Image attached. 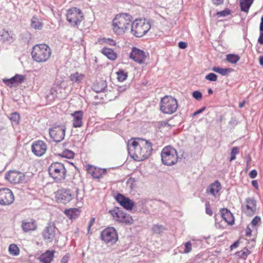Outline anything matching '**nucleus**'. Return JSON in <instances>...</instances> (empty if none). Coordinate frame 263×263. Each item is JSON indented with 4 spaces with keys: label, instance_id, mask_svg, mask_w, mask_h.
Segmentation results:
<instances>
[{
    "label": "nucleus",
    "instance_id": "nucleus-9",
    "mask_svg": "<svg viewBox=\"0 0 263 263\" xmlns=\"http://www.w3.org/2000/svg\"><path fill=\"white\" fill-rule=\"evenodd\" d=\"M75 197V194L69 189H61L56 193V199L58 203L66 204Z\"/></svg>",
    "mask_w": 263,
    "mask_h": 263
},
{
    "label": "nucleus",
    "instance_id": "nucleus-20",
    "mask_svg": "<svg viewBox=\"0 0 263 263\" xmlns=\"http://www.w3.org/2000/svg\"><path fill=\"white\" fill-rule=\"evenodd\" d=\"M73 117L72 124L75 128L80 127L82 126V119L83 117V112L81 110L75 111L71 114Z\"/></svg>",
    "mask_w": 263,
    "mask_h": 263
},
{
    "label": "nucleus",
    "instance_id": "nucleus-13",
    "mask_svg": "<svg viewBox=\"0 0 263 263\" xmlns=\"http://www.w3.org/2000/svg\"><path fill=\"white\" fill-rule=\"evenodd\" d=\"M257 202L254 197H248L246 199L245 204L242 206V211L248 216H252L256 212Z\"/></svg>",
    "mask_w": 263,
    "mask_h": 263
},
{
    "label": "nucleus",
    "instance_id": "nucleus-53",
    "mask_svg": "<svg viewBox=\"0 0 263 263\" xmlns=\"http://www.w3.org/2000/svg\"><path fill=\"white\" fill-rule=\"evenodd\" d=\"M257 175V172L255 170H252L249 173V176L251 178H255Z\"/></svg>",
    "mask_w": 263,
    "mask_h": 263
},
{
    "label": "nucleus",
    "instance_id": "nucleus-2",
    "mask_svg": "<svg viewBox=\"0 0 263 263\" xmlns=\"http://www.w3.org/2000/svg\"><path fill=\"white\" fill-rule=\"evenodd\" d=\"M132 20V16L127 13L116 14L111 22L113 32L118 35L125 34L129 30Z\"/></svg>",
    "mask_w": 263,
    "mask_h": 263
},
{
    "label": "nucleus",
    "instance_id": "nucleus-22",
    "mask_svg": "<svg viewBox=\"0 0 263 263\" xmlns=\"http://www.w3.org/2000/svg\"><path fill=\"white\" fill-rule=\"evenodd\" d=\"M15 34L11 30L3 29L0 31V40L4 42L12 43L14 40Z\"/></svg>",
    "mask_w": 263,
    "mask_h": 263
},
{
    "label": "nucleus",
    "instance_id": "nucleus-59",
    "mask_svg": "<svg viewBox=\"0 0 263 263\" xmlns=\"http://www.w3.org/2000/svg\"><path fill=\"white\" fill-rule=\"evenodd\" d=\"M252 184L256 189H258V182H257V180H253L252 181Z\"/></svg>",
    "mask_w": 263,
    "mask_h": 263
},
{
    "label": "nucleus",
    "instance_id": "nucleus-6",
    "mask_svg": "<svg viewBox=\"0 0 263 263\" xmlns=\"http://www.w3.org/2000/svg\"><path fill=\"white\" fill-rule=\"evenodd\" d=\"M178 106V102L175 98L165 96L161 99L160 110L164 114L171 115L176 111Z\"/></svg>",
    "mask_w": 263,
    "mask_h": 263
},
{
    "label": "nucleus",
    "instance_id": "nucleus-34",
    "mask_svg": "<svg viewBox=\"0 0 263 263\" xmlns=\"http://www.w3.org/2000/svg\"><path fill=\"white\" fill-rule=\"evenodd\" d=\"M31 26L35 29L41 30L43 24L39 21L36 16H33L31 20Z\"/></svg>",
    "mask_w": 263,
    "mask_h": 263
},
{
    "label": "nucleus",
    "instance_id": "nucleus-36",
    "mask_svg": "<svg viewBox=\"0 0 263 263\" xmlns=\"http://www.w3.org/2000/svg\"><path fill=\"white\" fill-rule=\"evenodd\" d=\"M20 114L17 112H13L10 115L9 119L11 120L13 126L17 125L20 121Z\"/></svg>",
    "mask_w": 263,
    "mask_h": 263
},
{
    "label": "nucleus",
    "instance_id": "nucleus-15",
    "mask_svg": "<svg viewBox=\"0 0 263 263\" xmlns=\"http://www.w3.org/2000/svg\"><path fill=\"white\" fill-rule=\"evenodd\" d=\"M49 135L55 142H60L65 137V128L64 126H58L50 128Z\"/></svg>",
    "mask_w": 263,
    "mask_h": 263
},
{
    "label": "nucleus",
    "instance_id": "nucleus-40",
    "mask_svg": "<svg viewBox=\"0 0 263 263\" xmlns=\"http://www.w3.org/2000/svg\"><path fill=\"white\" fill-rule=\"evenodd\" d=\"M100 44L104 45V44H107L110 46H116V42L110 38L106 39V38H103L101 39H100Z\"/></svg>",
    "mask_w": 263,
    "mask_h": 263
},
{
    "label": "nucleus",
    "instance_id": "nucleus-35",
    "mask_svg": "<svg viewBox=\"0 0 263 263\" xmlns=\"http://www.w3.org/2000/svg\"><path fill=\"white\" fill-rule=\"evenodd\" d=\"M133 221L134 220L132 218V217L129 214L124 212L119 222L126 225H130L133 223Z\"/></svg>",
    "mask_w": 263,
    "mask_h": 263
},
{
    "label": "nucleus",
    "instance_id": "nucleus-38",
    "mask_svg": "<svg viewBox=\"0 0 263 263\" xmlns=\"http://www.w3.org/2000/svg\"><path fill=\"white\" fill-rule=\"evenodd\" d=\"M59 155L61 157L70 159H72L74 157V153L72 151L66 149L61 153L59 154Z\"/></svg>",
    "mask_w": 263,
    "mask_h": 263
},
{
    "label": "nucleus",
    "instance_id": "nucleus-31",
    "mask_svg": "<svg viewBox=\"0 0 263 263\" xmlns=\"http://www.w3.org/2000/svg\"><path fill=\"white\" fill-rule=\"evenodd\" d=\"M254 0H240V7L241 11L248 12Z\"/></svg>",
    "mask_w": 263,
    "mask_h": 263
},
{
    "label": "nucleus",
    "instance_id": "nucleus-8",
    "mask_svg": "<svg viewBox=\"0 0 263 263\" xmlns=\"http://www.w3.org/2000/svg\"><path fill=\"white\" fill-rule=\"evenodd\" d=\"M83 18V14L80 9L72 7L67 10V21L73 26H78Z\"/></svg>",
    "mask_w": 263,
    "mask_h": 263
},
{
    "label": "nucleus",
    "instance_id": "nucleus-23",
    "mask_svg": "<svg viewBox=\"0 0 263 263\" xmlns=\"http://www.w3.org/2000/svg\"><path fill=\"white\" fill-rule=\"evenodd\" d=\"M221 217L228 225L232 226L234 224L235 219L232 213L226 209L220 210Z\"/></svg>",
    "mask_w": 263,
    "mask_h": 263
},
{
    "label": "nucleus",
    "instance_id": "nucleus-39",
    "mask_svg": "<svg viewBox=\"0 0 263 263\" xmlns=\"http://www.w3.org/2000/svg\"><path fill=\"white\" fill-rule=\"evenodd\" d=\"M226 60L230 63L235 64L240 60V57L237 54H229L227 55Z\"/></svg>",
    "mask_w": 263,
    "mask_h": 263
},
{
    "label": "nucleus",
    "instance_id": "nucleus-44",
    "mask_svg": "<svg viewBox=\"0 0 263 263\" xmlns=\"http://www.w3.org/2000/svg\"><path fill=\"white\" fill-rule=\"evenodd\" d=\"M152 230L154 233L160 234L164 230V229L162 226L155 224L153 227Z\"/></svg>",
    "mask_w": 263,
    "mask_h": 263
},
{
    "label": "nucleus",
    "instance_id": "nucleus-7",
    "mask_svg": "<svg viewBox=\"0 0 263 263\" xmlns=\"http://www.w3.org/2000/svg\"><path fill=\"white\" fill-rule=\"evenodd\" d=\"M161 156L163 164L166 165L175 164L178 161V156L177 151L170 146H166L162 149Z\"/></svg>",
    "mask_w": 263,
    "mask_h": 263
},
{
    "label": "nucleus",
    "instance_id": "nucleus-58",
    "mask_svg": "<svg viewBox=\"0 0 263 263\" xmlns=\"http://www.w3.org/2000/svg\"><path fill=\"white\" fill-rule=\"evenodd\" d=\"M205 107H203L201 108V109H200L196 111L195 112H194L193 113V116H196V115H197L202 112L205 110Z\"/></svg>",
    "mask_w": 263,
    "mask_h": 263
},
{
    "label": "nucleus",
    "instance_id": "nucleus-54",
    "mask_svg": "<svg viewBox=\"0 0 263 263\" xmlns=\"http://www.w3.org/2000/svg\"><path fill=\"white\" fill-rule=\"evenodd\" d=\"M187 46V44L186 42H180L178 43V47L181 49H185Z\"/></svg>",
    "mask_w": 263,
    "mask_h": 263
},
{
    "label": "nucleus",
    "instance_id": "nucleus-60",
    "mask_svg": "<svg viewBox=\"0 0 263 263\" xmlns=\"http://www.w3.org/2000/svg\"><path fill=\"white\" fill-rule=\"evenodd\" d=\"M238 243V241L235 242L231 246V249L232 250L234 248L237 247Z\"/></svg>",
    "mask_w": 263,
    "mask_h": 263
},
{
    "label": "nucleus",
    "instance_id": "nucleus-4",
    "mask_svg": "<svg viewBox=\"0 0 263 263\" xmlns=\"http://www.w3.org/2000/svg\"><path fill=\"white\" fill-rule=\"evenodd\" d=\"M149 22L145 19H136L131 24L132 33L136 37H141L151 29Z\"/></svg>",
    "mask_w": 263,
    "mask_h": 263
},
{
    "label": "nucleus",
    "instance_id": "nucleus-19",
    "mask_svg": "<svg viewBox=\"0 0 263 263\" xmlns=\"http://www.w3.org/2000/svg\"><path fill=\"white\" fill-rule=\"evenodd\" d=\"M25 80V76L16 74L10 79H3V82L7 86L11 87L14 84H21Z\"/></svg>",
    "mask_w": 263,
    "mask_h": 263
},
{
    "label": "nucleus",
    "instance_id": "nucleus-3",
    "mask_svg": "<svg viewBox=\"0 0 263 263\" xmlns=\"http://www.w3.org/2000/svg\"><path fill=\"white\" fill-rule=\"evenodd\" d=\"M51 50L47 44H36L32 47L31 56L33 60L37 62H46L51 57Z\"/></svg>",
    "mask_w": 263,
    "mask_h": 263
},
{
    "label": "nucleus",
    "instance_id": "nucleus-51",
    "mask_svg": "<svg viewBox=\"0 0 263 263\" xmlns=\"http://www.w3.org/2000/svg\"><path fill=\"white\" fill-rule=\"evenodd\" d=\"M95 221V218H91L90 219V220L89 221L88 225V227H87L88 233H90V228H91V226L94 224Z\"/></svg>",
    "mask_w": 263,
    "mask_h": 263
},
{
    "label": "nucleus",
    "instance_id": "nucleus-47",
    "mask_svg": "<svg viewBox=\"0 0 263 263\" xmlns=\"http://www.w3.org/2000/svg\"><path fill=\"white\" fill-rule=\"evenodd\" d=\"M205 79L215 82L217 80V76L214 73H210L205 76Z\"/></svg>",
    "mask_w": 263,
    "mask_h": 263
},
{
    "label": "nucleus",
    "instance_id": "nucleus-1",
    "mask_svg": "<svg viewBox=\"0 0 263 263\" xmlns=\"http://www.w3.org/2000/svg\"><path fill=\"white\" fill-rule=\"evenodd\" d=\"M128 149L130 156L137 161L148 158L153 151L152 143L141 138H132L128 141Z\"/></svg>",
    "mask_w": 263,
    "mask_h": 263
},
{
    "label": "nucleus",
    "instance_id": "nucleus-29",
    "mask_svg": "<svg viewBox=\"0 0 263 263\" xmlns=\"http://www.w3.org/2000/svg\"><path fill=\"white\" fill-rule=\"evenodd\" d=\"M101 52L109 60H115L117 59V53L110 48L104 47Z\"/></svg>",
    "mask_w": 263,
    "mask_h": 263
},
{
    "label": "nucleus",
    "instance_id": "nucleus-57",
    "mask_svg": "<svg viewBox=\"0 0 263 263\" xmlns=\"http://www.w3.org/2000/svg\"><path fill=\"white\" fill-rule=\"evenodd\" d=\"M69 260V256L67 255H65L63 257L61 260V263H67Z\"/></svg>",
    "mask_w": 263,
    "mask_h": 263
},
{
    "label": "nucleus",
    "instance_id": "nucleus-11",
    "mask_svg": "<svg viewBox=\"0 0 263 263\" xmlns=\"http://www.w3.org/2000/svg\"><path fill=\"white\" fill-rule=\"evenodd\" d=\"M5 178L10 183L14 184L23 183L26 182L25 175L22 172L15 170L7 172Z\"/></svg>",
    "mask_w": 263,
    "mask_h": 263
},
{
    "label": "nucleus",
    "instance_id": "nucleus-46",
    "mask_svg": "<svg viewBox=\"0 0 263 263\" xmlns=\"http://www.w3.org/2000/svg\"><path fill=\"white\" fill-rule=\"evenodd\" d=\"M237 253L239 254V255L241 258L246 259L250 254V251L248 249H246L245 250H241Z\"/></svg>",
    "mask_w": 263,
    "mask_h": 263
},
{
    "label": "nucleus",
    "instance_id": "nucleus-62",
    "mask_svg": "<svg viewBox=\"0 0 263 263\" xmlns=\"http://www.w3.org/2000/svg\"><path fill=\"white\" fill-rule=\"evenodd\" d=\"M107 172V170L106 169H100V174H101L100 175V177L101 176V175H103V174H105Z\"/></svg>",
    "mask_w": 263,
    "mask_h": 263
},
{
    "label": "nucleus",
    "instance_id": "nucleus-32",
    "mask_svg": "<svg viewBox=\"0 0 263 263\" xmlns=\"http://www.w3.org/2000/svg\"><path fill=\"white\" fill-rule=\"evenodd\" d=\"M117 79L119 82H123L126 80L128 77V72L124 70L119 69L116 72Z\"/></svg>",
    "mask_w": 263,
    "mask_h": 263
},
{
    "label": "nucleus",
    "instance_id": "nucleus-28",
    "mask_svg": "<svg viewBox=\"0 0 263 263\" xmlns=\"http://www.w3.org/2000/svg\"><path fill=\"white\" fill-rule=\"evenodd\" d=\"M84 78V74L77 72L71 74L69 77V79L72 83L79 84L82 82Z\"/></svg>",
    "mask_w": 263,
    "mask_h": 263
},
{
    "label": "nucleus",
    "instance_id": "nucleus-10",
    "mask_svg": "<svg viewBox=\"0 0 263 263\" xmlns=\"http://www.w3.org/2000/svg\"><path fill=\"white\" fill-rule=\"evenodd\" d=\"M101 238L106 243L111 245L115 243L118 240V236L116 230L112 227L104 229L101 234Z\"/></svg>",
    "mask_w": 263,
    "mask_h": 263
},
{
    "label": "nucleus",
    "instance_id": "nucleus-26",
    "mask_svg": "<svg viewBox=\"0 0 263 263\" xmlns=\"http://www.w3.org/2000/svg\"><path fill=\"white\" fill-rule=\"evenodd\" d=\"M22 228L24 232H27L35 230L36 228V224L35 220L32 219L30 221L24 220L22 222Z\"/></svg>",
    "mask_w": 263,
    "mask_h": 263
},
{
    "label": "nucleus",
    "instance_id": "nucleus-48",
    "mask_svg": "<svg viewBox=\"0 0 263 263\" xmlns=\"http://www.w3.org/2000/svg\"><path fill=\"white\" fill-rule=\"evenodd\" d=\"M192 96L197 100H201L202 98V95L199 91L196 90L193 92Z\"/></svg>",
    "mask_w": 263,
    "mask_h": 263
},
{
    "label": "nucleus",
    "instance_id": "nucleus-56",
    "mask_svg": "<svg viewBox=\"0 0 263 263\" xmlns=\"http://www.w3.org/2000/svg\"><path fill=\"white\" fill-rule=\"evenodd\" d=\"M252 232V231L251 228L248 226L246 230V236L247 237H250L251 236Z\"/></svg>",
    "mask_w": 263,
    "mask_h": 263
},
{
    "label": "nucleus",
    "instance_id": "nucleus-43",
    "mask_svg": "<svg viewBox=\"0 0 263 263\" xmlns=\"http://www.w3.org/2000/svg\"><path fill=\"white\" fill-rule=\"evenodd\" d=\"M60 89L59 88H52L50 90L49 93L47 95L48 98H50L51 97V99L53 100L54 98L57 97V90Z\"/></svg>",
    "mask_w": 263,
    "mask_h": 263
},
{
    "label": "nucleus",
    "instance_id": "nucleus-16",
    "mask_svg": "<svg viewBox=\"0 0 263 263\" xmlns=\"http://www.w3.org/2000/svg\"><path fill=\"white\" fill-rule=\"evenodd\" d=\"M31 150L35 155L41 157L46 153L47 145L44 141L38 140L33 143Z\"/></svg>",
    "mask_w": 263,
    "mask_h": 263
},
{
    "label": "nucleus",
    "instance_id": "nucleus-27",
    "mask_svg": "<svg viewBox=\"0 0 263 263\" xmlns=\"http://www.w3.org/2000/svg\"><path fill=\"white\" fill-rule=\"evenodd\" d=\"M109 213L112 216L113 218L117 221H120L124 212L119 208L116 207L109 211Z\"/></svg>",
    "mask_w": 263,
    "mask_h": 263
},
{
    "label": "nucleus",
    "instance_id": "nucleus-14",
    "mask_svg": "<svg viewBox=\"0 0 263 263\" xmlns=\"http://www.w3.org/2000/svg\"><path fill=\"white\" fill-rule=\"evenodd\" d=\"M147 57L144 51L136 47L133 48L130 53V59L140 64L145 62Z\"/></svg>",
    "mask_w": 263,
    "mask_h": 263
},
{
    "label": "nucleus",
    "instance_id": "nucleus-49",
    "mask_svg": "<svg viewBox=\"0 0 263 263\" xmlns=\"http://www.w3.org/2000/svg\"><path fill=\"white\" fill-rule=\"evenodd\" d=\"M184 247L185 249L184 250V253L186 254L189 253L191 251L192 249L191 242L190 241L186 242L184 244Z\"/></svg>",
    "mask_w": 263,
    "mask_h": 263
},
{
    "label": "nucleus",
    "instance_id": "nucleus-52",
    "mask_svg": "<svg viewBox=\"0 0 263 263\" xmlns=\"http://www.w3.org/2000/svg\"><path fill=\"white\" fill-rule=\"evenodd\" d=\"M212 3L215 6H219L223 3L224 0H211Z\"/></svg>",
    "mask_w": 263,
    "mask_h": 263
},
{
    "label": "nucleus",
    "instance_id": "nucleus-17",
    "mask_svg": "<svg viewBox=\"0 0 263 263\" xmlns=\"http://www.w3.org/2000/svg\"><path fill=\"white\" fill-rule=\"evenodd\" d=\"M115 199L122 206L127 210H131L134 206V202L120 193L117 194Z\"/></svg>",
    "mask_w": 263,
    "mask_h": 263
},
{
    "label": "nucleus",
    "instance_id": "nucleus-18",
    "mask_svg": "<svg viewBox=\"0 0 263 263\" xmlns=\"http://www.w3.org/2000/svg\"><path fill=\"white\" fill-rule=\"evenodd\" d=\"M42 236L44 240L49 242L52 241L55 236V227L54 224L52 223H49L43 231Z\"/></svg>",
    "mask_w": 263,
    "mask_h": 263
},
{
    "label": "nucleus",
    "instance_id": "nucleus-30",
    "mask_svg": "<svg viewBox=\"0 0 263 263\" xmlns=\"http://www.w3.org/2000/svg\"><path fill=\"white\" fill-rule=\"evenodd\" d=\"M87 172L93 178L99 179V168L90 164L86 165Z\"/></svg>",
    "mask_w": 263,
    "mask_h": 263
},
{
    "label": "nucleus",
    "instance_id": "nucleus-50",
    "mask_svg": "<svg viewBox=\"0 0 263 263\" xmlns=\"http://www.w3.org/2000/svg\"><path fill=\"white\" fill-rule=\"evenodd\" d=\"M205 212L206 213L210 216H212L213 215V212L210 207V204L209 202H207L205 204Z\"/></svg>",
    "mask_w": 263,
    "mask_h": 263
},
{
    "label": "nucleus",
    "instance_id": "nucleus-64",
    "mask_svg": "<svg viewBox=\"0 0 263 263\" xmlns=\"http://www.w3.org/2000/svg\"><path fill=\"white\" fill-rule=\"evenodd\" d=\"M259 64L261 65H263V56H261L259 57Z\"/></svg>",
    "mask_w": 263,
    "mask_h": 263
},
{
    "label": "nucleus",
    "instance_id": "nucleus-33",
    "mask_svg": "<svg viewBox=\"0 0 263 263\" xmlns=\"http://www.w3.org/2000/svg\"><path fill=\"white\" fill-rule=\"evenodd\" d=\"M212 70L215 72L220 73L222 76H226L229 73L233 71L232 68H223L219 67H214L212 68Z\"/></svg>",
    "mask_w": 263,
    "mask_h": 263
},
{
    "label": "nucleus",
    "instance_id": "nucleus-5",
    "mask_svg": "<svg viewBox=\"0 0 263 263\" xmlns=\"http://www.w3.org/2000/svg\"><path fill=\"white\" fill-rule=\"evenodd\" d=\"M49 174L56 182H61L65 180L66 169L65 165L61 162H53L48 167Z\"/></svg>",
    "mask_w": 263,
    "mask_h": 263
},
{
    "label": "nucleus",
    "instance_id": "nucleus-24",
    "mask_svg": "<svg viewBox=\"0 0 263 263\" xmlns=\"http://www.w3.org/2000/svg\"><path fill=\"white\" fill-rule=\"evenodd\" d=\"M80 213L81 211L78 208H71L66 209L64 211V214L71 220H74L78 218Z\"/></svg>",
    "mask_w": 263,
    "mask_h": 263
},
{
    "label": "nucleus",
    "instance_id": "nucleus-25",
    "mask_svg": "<svg viewBox=\"0 0 263 263\" xmlns=\"http://www.w3.org/2000/svg\"><path fill=\"white\" fill-rule=\"evenodd\" d=\"M54 257V251L47 250L39 257L42 263H50Z\"/></svg>",
    "mask_w": 263,
    "mask_h": 263
},
{
    "label": "nucleus",
    "instance_id": "nucleus-55",
    "mask_svg": "<svg viewBox=\"0 0 263 263\" xmlns=\"http://www.w3.org/2000/svg\"><path fill=\"white\" fill-rule=\"evenodd\" d=\"M258 42L261 45L263 44V30L260 31V34L258 39Z\"/></svg>",
    "mask_w": 263,
    "mask_h": 263
},
{
    "label": "nucleus",
    "instance_id": "nucleus-21",
    "mask_svg": "<svg viewBox=\"0 0 263 263\" xmlns=\"http://www.w3.org/2000/svg\"><path fill=\"white\" fill-rule=\"evenodd\" d=\"M221 189V184L218 181H216L209 185L206 190V193H210L215 197H217L219 196Z\"/></svg>",
    "mask_w": 263,
    "mask_h": 263
},
{
    "label": "nucleus",
    "instance_id": "nucleus-42",
    "mask_svg": "<svg viewBox=\"0 0 263 263\" xmlns=\"http://www.w3.org/2000/svg\"><path fill=\"white\" fill-rule=\"evenodd\" d=\"M231 13V10L228 8H226L223 11L217 12L216 15L218 17H225L230 15Z\"/></svg>",
    "mask_w": 263,
    "mask_h": 263
},
{
    "label": "nucleus",
    "instance_id": "nucleus-61",
    "mask_svg": "<svg viewBox=\"0 0 263 263\" xmlns=\"http://www.w3.org/2000/svg\"><path fill=\"white\" fill-rule=\"evenodd\" d=\"M263 30V16L261 18V22L259 25V31Z\"/></svg>",
    "mask_w": 263,
    "mask_h": 263
},
{
    "label": "nucleus",
    "instance_id": "nucleus-12",
    "mask_svg": "<svg viewBox=\"0 0 263 263\" xmlns=\"http://www.w3.org/2000/svg\"><path fill=\"white\" fill-rule=\"evenodd\" d=\"M14 195L12 191L8 188L0 189V204L9 205L14 201Z\"/></svg>",
    "mask_w": 263,
    "mask_h": 263
},
{
    "label": "nucleus",
    "instance_id": "nucleus-63",
    "mask_svg": "<svg viewBox=\"0 0 263 263\" xmlns=\"http://www.w3.org/2000/svg\"><path fill=\"white\" fill-rule=\"evenodd\" d=\"M161 126L162 127H166V126L169 127L170 125L167 122H162L161 123Z\"/></svg>",
    "mask_w": 263,
    "mask_h": 263
},
{
    "label": "nucleus",
    "instance_id": "nucleus-37",
    "mask_svg": "<svg viewBox=\"0 0 263 263\" xmlns=\"http://www.w3.org/2000/svg\"><path fill=\"white\" fill-rule=\"evenodd\" d=\"M8 251L10 254L14 256H17L20 254V249L14 243L10 245Z\"/></svg>",
    "mask_w": 263,
    "mask_h": 263
},
{
    "label": "nucleus",
    "instance_id": "nucleus-45",
    "mask_svg": "<svg viewBox=\"0 0 263 263\" xmlns=\"http://www.w3.org/2000/svg\"><path fill=\"white\" fill-rule=\"evenodd\" d=\"M239 153V149L237 147H234L232 148L231 153V158L230 161H231L236 159V155Z\"/></svg>",
    "mask_w": 263,
    "mask_h": 263
},
{
    "label": "nucleus",
    "instance_id": "nucleus-41",
    "mask_svg": "<svg viewBox=\"0 0 263 263\" xmlns=\"http://www.w3.org/2000/svg\"><path fill=\"white\" fill-rule=\"evenodd\" d=\"M260 217L258 216H256L252 219L251 222V225L253 227V229L256 231L257 226H258L260 224Z\"/></svg>",
    "mask_w": 263,
    "mask_h": 263
}]
</instances>
